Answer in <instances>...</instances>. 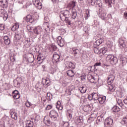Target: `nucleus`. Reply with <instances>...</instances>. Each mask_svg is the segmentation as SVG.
Instances as JSON below:
<instances>
[{"instance_id":"1","label":"nucleus","mask_w":127,"mask_h":127,"mask_svg":"<svg viewBox=\"0 0 127 127\" xmlns=\"http://www.w3.org/2000/svg\"><path fill=\"white\" fill-rule=\"evenodd\" d=\"M115 76L113 75H110L108 76L107 84L108 85V89L110 92H115V90H116V87H115V85L113 84Z\"/></svg>"},{"instance_id":"2","label":"nucleus","mask_w":127,"mask_h":127,"mask_svg":"<svg viewBox=\"0 0 127 127\" xmlns=\"http://www.w3.org/2000/svg\"><path fill=\"white\" fill-rule=\"evenodd\" d=\"M106 61L110 64H112V65H115L118 63V58L111 55H109L107 56Z\"/></svg>"},{"instance_id":"3","label":"nucleus","mask_w":127,"mask_h":127,"mask_svg":"<svg viewBox=\"0 0 127 127\" xmlns=\"http://www.w3.org/2000/svg\"><path fill=\"white\" fill-rule=\"evenodd\" d=\"M88 79L92 84H96L97 86H100V85L98 84L99 83V76L90 75V77H88Z\"/></svg>"},{"instance_id":"4","label":"nucleus","mask_w":127,"mask_h":127,"mask_svg":"<svg viewBox=\"0 0 127 127\" xmlns=\"http://www.w3.org/2000/svg\"><path fill=\"white\" fill-rule=\"evenodd\" d=\"M49 116L52 118L53 121H57L59 119V115L58 113L55 110H52L49 113Z\"/></svg>"},{"instance_id":"5","label":"nucleus","mask_w":127,"mask_h":127,"mask_svg":"<svg viewBox=\"0 0 127 127\" xmlns=\"http://www.w3.org/2000/svg\"><path fill=\"white\" fill-rule=\"evenodd\" d=\"M104 127H112L114 124V120L111 117L107 118L104 121Z\"/></svg>"},{"instance_id":"6","label":"nucleus","mask_w":127,"mask_h":127,"mask_svg":"<svg viewBox=\"0 0 127 127\" xmlns=\"http://www.w3.org/2000/svg\"><path fill=\"white\" fill-rule=\"evenodd\" d=\"M69 16H70V11L68 10H65L60 12V17L61 20H62L63 18L69 17Z\"/></svg>"},{"instance_id":"7","label":"nucleus","mask_w":127,"mask_h":127,"mask_svg":"<svg viewBox=\"0 0 127 127\" xmlns=\"http://www.w3.org/2000/svg\"><path fill=\"white\" fill-rule=\"evenodd\" d=\"M43 29L42 27H41L40 26L35 27L33 29V32L35 34H36V35H40L41 33H42Z\"/></svg>"},{"instance_id":"8","label":"nucleus","mask_w":127,"mask_h":127,"mask_svg":"<svg viewBox=\"0 0 127 127\" xmlns=\"http://www.w3.org/2000/svg\"><path fill=\"white\" fill-rule=\"evenodd\" d=\"M57 42L61 47H63L65 45V42L64 41V39L62 38V37L59 36L57 39Z\"/></svg>"},{"instance_id":"9","label":"nucleus","mask_w":127,"mask_h":127,"mask_svg":"<svg viewBox=\"0 0 127 127\" xmlns=\"http://www.w3.org/2000/svg\"><path fill=\"white\" fill-rule=\"evenodd\" d=\"M72 54H73L74 57L76 58H79L80 56H79V54L80 53V51L76 48H72Z\"/></svg>"},{"instance_id":"10","label":"nucleus","mask_w":127,"mask_h":127,"mask_svg":"<svg viewBox=\"0 0 127 127\" xmlns=\"http://www.w3.org/2000/svg\"><path fill=\"white\" fill-rule=\"evenodd\" d=\"M76 6V2L71 1L67 5V8H68L69 10H73L74 9V7Z\"/></svg>"},{"instance_id":"11","label":"nucleus","mask_w":127,"mask_h":127,"mask_svg":"<svg viewBox=\"0 0 127 127\" xmlns=\"http://www.w3.org/2000/svg\"><path fill=\"white\" fill-rule=\"evenodd\" d=\"M12 96L15 100H18L20 98V94L17 90H15L12 92Z\"/></svg>"},{"instance_id":"12","label":"nucleus","mask_w":127,"mask_h":127,"mask_svg":"<svg viewBox=\"0 0 127 127\" xmlns=\"http://www.w3.org/2000/svg\"><path fill=\"white\" fill-rule=\"evenodd\" d=\"M8 1L9 0H0V4L2 5L4 8H6L8 6Z\"/></svg>"},{"instance_id":"13","label":"nucleus","mask_w":127,"mask_h":127,"mask_svg":"<svg viewBox=\"0 0 127 127\" xmlns=\"http://www.w3.org/2000/svg\"><path fill=\"white\" fill-rule=\"evenodd\" d=\"M10 115L11 117L14 120H17V114L15 112V110L14 109H11L10 110Z\"/></svg>"},{"instance_id":"14","label":"nucleus","mask_w":127,"mask_h":127,"mask_svg":"<svg viewBox=\"0 0 127 127\" xmlns=\"http://www.w3.org/2000/svg\"><path fill=\"white\" fill-rule=\"evenodd\" d=\"M75 122L76 123V125H82L84 122V118H83V116L77 117L75 119Z\"/></svg>"},{"instance_id":"15","label":"nucleus","mask_w":127,"mask_h":127,"mask_svg":"<svg viewBox=\"0 0 127 127\" xmlns=\"http://www.w3.org/2000/svg\"><path fill=\"white\" fill-rule=\"evenodd\" d=\"M119 46L121 49L127 48L126 43H125V41L122 39H119Z\"/></svg>"},{"instance_id":"16","label":"nucleus","mask_w":127,"mask_h":127,"mask_svg":"<svg viewBox=\"0 0 127 127\" xmlns=\"http://www.w3.org/2000/svg\"><path fill=\"white\" fill-rule=\"evenodd\" d=\"M26 20L27 22H30V23H32V22L34 21V17L31 15H27L26 17Z\"/></svg>"},{"instance_id":"17","label":"nucleus","mask_w":127,"mask_h":127,"mask_svg":"<svg viewBox=\"0 0 127 127\" xmlns=\"http://www.w3.org/2000/svg\"><path fill=\"white\" fill-rule=\"evenodd\" d=\"M106 15H107V11L106 10H102L101 13L99 14V16L101 17V19L105 20V19H106Z\"/></svg>"},{"instance_id":"18","label":"nucleus","mask_w":127,"mask_h":127,"mask_svg":"<svg viewBox=\"0 0 127 127\" xmlns=\"http://www.w3.org/2000/svg\"><path fill=\"white\" fill-rule=\"evenodd\" d=\"M53 59L55 61L56 63L59 62V61H60V55H58V54H54Z\"/></svg>"},{"instance_id":"19","label":"nucleus","mask_w":127,"mask_h":127,"mask_svg":"<svg viewBox=\"0 0 127 127\" xmlns=\"http://www.w3.org/2000/svg\"><path fill=\"white\" fill-rule=\"evenodd\" d=\"M104 117L102 116H98L97 119L96 124H97V125H100L101 123H103L104 122Z\"/></svg>"},{"instance_id":"20","label":"nucleus","mask_w":127,"mask_h":127,"mask_svg":"<svg viewBox=\"0 0 127 127\" xmlns=\"http://www.w3.org/2000/svg\"><path fill=\"white\" fill-rule=\"evenodd\" d=\"M106 96L100 97H98L97 101H98L99 103L102 105L104 104L105 102H106Z\"/></svg>"},{"instance_id":"21","label":"nucleus","mask_w":127,"mask_h":127,"mask_svg":"<svg viewBox=\"0 0 127 127\" xmlns=\"http://www.w3.org/2000/svg\"><path fill=\"white\" fill-rule=\"evenodd\" d=\"M73 114H74V112H73V109H70L67 111V118L68 119L69 121H70V120L72 119V116Z\"/></svg>"},{"instance_id":"22","label":"nucleus","mask_w":127,"mask_h":127,"mask_svg":"<svg viewBox=\"0 0 127 127\" xmlns=\"http://www.w3.org/2000/svg\"><path fill=\"white\" fill-rule=\"evenodd\" d=\"M104 41V39L103 38H100L98 40H96V42L94 43V46H99V45H101L103 43V42Z\"/></svg>"},{"instance_id":"23","label":"nucleus","mask_w":127,"mask_h":127,"mask_svg":"<svg viewBox=\"0 0 127 127\" xmlns=\"http://www.w3.org/2000/svg\"><path fill=\"white\" fill-rule=\"evenodd\" d=\"M15 38L16 40H20L21 38V31L15 33Z\"/></svg>"},{"instance_id":"24","label":"nucleus","mask_w":127,"mask_h":127,"mask_svg":"<svg viewBox=\"0 0 127 127\" xmlns=\"http://www.w3.org/2000/svg\"><path fill=\"white\" fill-rule=\"evenodd\" d=\"M44 123L47 126H50V124H51V122L49 120V117H45L44 119Z\"/></svg>"},{"instance_id":"25","label":"nucleus","mask_w":127,"mask_h":127,"mask_svg":"<svg viewBox=\"0 0 127 127\" xmlns=\"http://www.w3.org/2000/svg\"><path fill=\"white\" fill-rule=\"evenodd\" d=\"M3 39H4V43L5 45H9V44H10V40L8 38V36H4Z\"/></svg>"},{"instance_id":"26","label":"nucleus","mask_w":127,"mask_h":127,"mask_svg":"<svg viewBox=\"0 0 127 127\" xmlns=\"http://www.w3.org/2000/svg\"><path fill=\"white\" fill-rule=\"evenodd\" d=\"M37 60H38V62L39 63H42L43 62V60H44V57L42 56V55L39 54L38 55Z\"/></svg>"},{"instance_id":"27","label":"nucleus","mask_w":127,"mask_h":127,"mask_svg":"<svg viewBox=\"0 0 127 127\" xmlns=\"http://www.w3.org/2000/svg\"><path fill=\"white\" fill-rule=\"evenodd\" d=\"M66 74L68 77H74L75 72L72 70H68L66 71Z\"/></svg>"},{"instance_id":"28","label":"nucleus","mask_w":127,"mask_h":127,"mask_svg":"<svg viewBox=\"0 0 127 127\" xmlns=\"http://www.w3.org/2000/svg\"><path fill=\"white\" fill-rule=\"evenodd\" d=\"M62 20L65 21V23H67L68 25H71V24H72V23H71V22L70 20V18H69V17H67L66 18H64L63 19H62Z\"/></svg>"},{"instance_id":"29","label":"nucleus","mask_w":127,"mask_h":127,"mask_svg":"<svg viewBox=\"0 0 127 127\" xmlns=\"http://www.w3.org/2000/svg\"><path fill=\"white\" fill-rule=\"evenodd\" d=\"M56 108L58 110H60V111L63 109V106L61 105V102L60 101H58L57 103Z\"/></svg>"},{"instance_id":"30","label":"nucleus","mask_w":127,"mask_h":127,"mask_svg":"<svg viewBox=\"0 0 127 127\" xmlns=\"http://www.w3.org/2000/svg\"><path fill=\"white\" fill-rule=\"evenodd\" d=\"M91 110L92 109L90 107V105L85 106L83 108V111H84V112L86 113H89V112H91Z\"/></svg>"},{"instance_id":"31","label":"nucleus","mask_w":127,"mask_h":127,"mask_svg":"<svg viewBox=\"0 0 127 127\" xmlns=\"http://www.w3.org/2000/svg\"><path fill=\"white\" fill-rule=\"evenodd\" d=\"M112 112L114 113H118L121 111V109L117 106H114L112 109Z\"/></svg>"},{"instance_id":"32","label":"nucleus","mask_w":127,"mask_h":127,"mask_svg":"<svg viewBox=\"0 0 127 127\" xmlns=\"http://www.w3.org/2000/svg\"><path fill=\"white\" fill-rule=\"evenodd\" d=\"M92 97L94 101H98V99H99V94L97 93H92Z\"/></svg>"},{"instance_id":"33","label":"nucleus","mask_w":127,"mask_h":127,"mask_svg":"<svg viewBox=\"0 0 127 127\" xmlns=\"http://www.w3.org/2000/svg\"><path fill=\"white\" fill-rule=\"evenodd\" d=\"M71 16H72V18H73V19H75V18L77 17V10L73 9L72 10Z\"/></svg>"},{"instance_id":"34","label":"nucleus","mask_w":127,"mask_h":127,"mask_svg":"<svg viewBox=\"0 0 127 127\" xmlns=\"http://www.w3.org/2000/svg\"><path fill=\"white\" fill-rule=\"evenodd\" d=\"M24 46L27 47V48H28V47H30V43L28 41V39L26 38L25 39V41L24 42Z\"/></svg>"},{"instance_id":"35","label":"nucleus","mask_w":127,"mask_h":127,"mask_svg":"<svg viewBox=\"0 0 127 127\" xmlns=\"http://www.w3.org/2000/svg\"><path fill=\"white\" fill-rule=\"evenodd\" d=\"M94 51L96 54H101V49H99L98 47L94 46Z\"/></svg>"},{"instance_id":"36","label":"nucleus","mask_w":127,"mask_h":127,"mask_svg":"<svg viewBox=\"0 0 127 127\" xmlns=\"http://www.w3.org/2000/svg\"><path fill=\"white\" fill-rule=\"evenodd\" d=\"M79 90L80 91V92L82 94H84V93H86V91H87V88H86L85 87L81 86L79 87Z\"/></svg>"},{"instance_id":"37","label":"nucleus","mask_w":127,"mask_h":127,"mask_svg":"<svg viewBox=\"0 0 127 127\" xmlns=\"http://www.w3.org/2000/svg\"><path fill=\"white\" fill-rule=\"evenodd\" d=\"M33 122L27 121L25 127H33Z\"/></svg>"},{"instance_id":"38","label":"nucleus","mask_w":127,"mask_h":127,"mask_svg":"<svg viewBox=\"0 0 127 127\" xmlns=\"http://www.w3.org/2000/svg\"><path fill=\"white\" fill-rule=\"evenodd\" d=\"M45 82L46 87H48V86H50L51 85V81H50V79L49 78H46L44 79Z\"/></svg>"},{"instance_id":"39","label":"nucleus","mask_w":127,"mask_h":127,"mask_svg":"<svg viewBox=\"0 0 127 127\" xmlns=\"http://www.w3.org/2000/svg\"><path fill=\"white\" fill-rule=\"evenodd\" d=\"M107 49H106V48L103 47L101 49H100V54L102 53V54H103L104 55H107V54L106 53H107Z\"/></svg>"},{"instance_id":"40","label":"nucleus","mask_w":127,"mask_h":127,"mask_svg":"<svg viewBox=\"0 0 127 127\" xmlns=\"http://www.w3.org/2000/svg\"><path fill=\"white\" fill-rule=\"evenodd\" d=\"M68 64L69 68H70L71 69H75V68H76L75 64H73V63L70 62H68Z\"/></svg>"},{"instance_id":"41","label":"nucleus","mask_w":127,"mask_h":127,"mask_svg":"<svg viewBox=\"0 0 127 127\" xmlns=\"http://www.w3.org/2000/svg\"><path fill=\"white\" fill-rule=\"evenodd\" d=\"M69 126V122L63 121L62 122V127H68Z\"/></svg>"},{"instance_id":"42","label":"nucleus","mask_w":127,"mask_h":127,"mask_svg":"<svg viewBox=\"0 0 127 127\" xmlns=\"http://www.w3.org/2000/svg\"><path fill=\"white\" fill-rule=\"evenodd\" d=\"M85 17L86 20H87V19H88V18L90 17V10H89V9H86V13L85 14Z\"/></svg>"},{"instance_id":"43","label":"nucleus","mask_w":127,"mask_h":127,"mask_svg":"<svg viewBox=\"0 0 127 127\" xmlns=\"http://www.w3.org/2000/svg\"><path fill=\"white\" fill-rule=\"evenodd\" d=\"M121 124H122V125H127V116H125V117L122 119Z\"/></svg>"},{"instance_id":"44","label":"nucleus","mask_w":127,"mask_h":127,"mask_svg":"<svg viewBox=\"0 0 127 127\" xmlns=\"http://www.w3.org/2000/svg\"><path fill=\"white\" fill-rule=\"evenodd\" d=\"M117 101L119 106L121 107V108H123L124 104L123 103V101L121 99H118Z\"/></svg>"},{"instance_id":"45","label":"nucleus","mask_w":127,"mask_h":127,"mask_svg":"<svg viewBox=\"0 0 127 127\" xmlns=\"http://www.w3.org/2000/svg\"><path fill=\"white\" fill-rule=\"evenodd\" d=\"M105 3L108 4L109 7H112V0H105Z\"/></svg>"},{"instance_id":"46","label":"nucleus","mask_w":127,"mask_h":127,"mask_svg":"<svg viewBox=\"0 0 127 127\" xmlns=\"http://www.w3.org/2000/svg\"><path fill=\"white\" fill-rule=\"evenodd\" d=\"M35 6L38 9H41L42 8V3L40 2V1L39 2V3L37 4V5H35Z\"/></svg>"},{"instance_id":"47","label":"nucleus","mask_w":127,"mask_h":127,"mask_svg":"<svg viewBox=\"0 0 127 127\" xmlns=\"http://www.w3.org/2000/svg\"><path fill=\"white\" fill-rule=\"evenodd\" d=\"M47 97L48 100H49V101H51V99H52V94L50 93H48L47 94Z\"/></svg>"},{"instance_id":"48","label":"nucleus","mask_w":127,"mask_h":127,"mask_svg":"<svg viewBox=\"0 0 127 127\" xmlns=\"http://www.w3.org/2000/svg\"><path fill=\"white\" fill-rule=\"evenodd\" d=\"M45 33L48 34L49 31H50V29L49 28V26H47V27L44 28Z\"/></svg>"},{"instance_id":"49","label":"nucleus","mask_w":127,"mask_h":127,"mask_svg":"<svg viewBox=\"0 0 127 127\" xmlns=\"http://www.w3.org/2000/svg\"><path fill=\"white\" fill-rule=\"evenodd\" d=\"M32 57L28 59V61L30 63H33L34 62V56L32 54Z\"/></svg>"},{"instance_id":"50","label":"nucleus","mask_w":127,"mask_h":127,"mask_svg":"<svg viewBox=\"0 0 127 127\" xmlns=\"http://www.w3.org/2000/svg\"><path fill=\"white\" fill-rule=\"evenodd\" d=\"M51 48L54 51H57V50H58V48H57V47L54 45L51 46Z\"/></svg>"},{"instance_id":"51","label":"nucleus","mask_w":127,"mask_h":127,"mask_svg":"<svg viewBox=\"0 0 127 127\" xmlns=\"http://www.w3.org/2000/svg\"><path fill=\"white\" fill-rule=\"evenodd\" d=\"M97 70H98V68L95 65L91 66V72H95V71H97Z\"/></svg>"},{"instance_id":"52","label":"nucleus","mask_w":127,"mask_h":127,"mask_svg":"<svg viewBox=\"0 0 127 127\" xmlns=\"http://www.w3.org/2000/svg\"><path fill=\"white\" fill-rule=\"evenodd\" d=\"M94 120H95L92 118L90 116V117L88 119L87 122L89 123V124H91V123H92V122H94Z\"/></svg>"},{"instance_id":"53","label":"nucleus","mask_w":127,"mask_h":127,"mask_svg":"<svg viewBox=\"0 0 127 127\" xmlns=\"http://www.w3.org/2000/svg\"><path fill=\"white\" fill-rule=\"evenodd\" d=\"M40 1L39 0H33V3L34 5H37Z\"/></svg>"},{"instance_id":"54","label":"nucleus","mask_w":127,"mask_h":127,"mask_svg":"<svg viewBox=\"0 0 127 127\" xmlns=\"http://www.w3.org/2000/svg\"><path fill=\"white\" fill-rule=\"evenodd\" d=\"M89 2L91 3L92 5H94L95 3H96V0H88Z\"/></svg>"},{"instance_id":"55","label":"nucleus","mask_w":127,"mask_h":127,"mask_svg":"<svg viewBox=\"0 0 127 127\" xmlns=\"http://www.w3.org/2000/svg\"><path fill=\"white\" fill-rule=\"evenodd\" d=\"M90 117L93 119V120H95V119L97 118V114H92L90 115Z\"/></svg>"},{"instance_id":"56","label":"nucleus","mask_w":127,"mask_h":127,"mask_svg":"<svg viewBox=\"0 0 127 127\" xmlns=\"http://www.w3.org/2000/svg\"><path fill=\"white\" fill-rule=\"evenodd\" d=\"M25 106L27 107V108H29V107L31 106V103L27 101L25 103Z\"/></svg>"},{"instance_id":"57","label":"nucleus","mask_w":127,"mask_h":127,"mask_svg":"<svg viewBox=\"0 0 127 127\" xmlns=\"http://www.w3.org/2000/svg\"><path fill=\"white\" fill-rule=\"evenodd\" d=\"M86 78H87V75H86L85 74H83L81 76V79L82 81H83V80H85Z\"/></svg>"},{"instance_id":"58","label":"nucleus","mask_w":127,"mask_h":127,"mask_svg":"<svg viewBox=\"0 0 127 127\" xmlns=\"http://www.w3.org/2000/svg\"><path fill=\"white\" fill-rule=\"evenodd\" d=\"M0 30H4V25L2 24H0Z\"/></svg>"},{"instance_id":"59","label":"nucleus","mask_w":127,"mask_h":127,"mask_svg":"<svg viewBox=\"0 0 127 127\" xmlns=\"http://www.w3.org/2000/svg\"><path fill=\"white\" fill-rule=\"evenodd\" d=\"M88 99L89 100V101H92V100H94L93 98V95L92 94H90L89 95H88Z\"/></svg>"},{"instance_id":"60","label":"nucleus","mask_w":127,"mask_h":127,"mask_svg":"<svg viewBox=\"0 0 127 127\" xmlns=\"http://www.w3.org/2000/svg\"><path fill=\"white\" fill-rule=\"evenodd\" d=\"M60 31L61 32L62 34H63V35L64 34H65V33H66V31L64 29H61Z\"/></svg>"},{"instance_id":"61","label":"nucleus","mask_w":127,"mask_h":127,"mask_svg":"<svg viewBox=\"0 0 127 127\" xmlns=\"http://www.w3.org/2000/svg\"><path fill=\"white\" fill-rule=\"evenodd\" d=\"M52 105H48L46 107V110H47L48 111L49 110H51V109H52Z\"/></svg>"},{"instance_id":"62","label":"nucleus","mask_w":127,"mask_h":127,"mask_svg":"<svg viewBox=\"0 0 127 127\" xmlns=\"http://www.w3.org/2000/svg\"><path fill=\"white\" fill-rule=\"evenodd\" d=\"M14 25L16 27V28H17V29H18V28H19V23H15Z\"/></svg>"},{"instance_id":"63","label":"nucleus","mask_w":127,"mask_h":127,"mask_svg":"<svg viewBox=\"0 0 127 127\" xmlns=\"http://www.w3.org/2000/svg\"><path fill=\"white\" fill-rule=\"evenodd\" d=\"M101 64L102 63H96V64H95L94 66L95 67H97V66H101Z\"/></svg>"},{"instance_id":"64","label":"nucleus","mask_w":127,"mask_h":127,"mask_svg":"<svg viewBox=\"0 0 127 127\" xmlns=\"http://www.w3.org/2000/svg\"><path fill=\"white\" fill-rule=\"evenodd\" d=\"M124 18L125 19H127V11H126L124 14Z\"/></svg>"}]
</instances>
